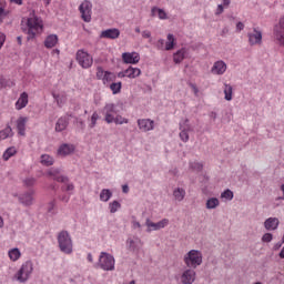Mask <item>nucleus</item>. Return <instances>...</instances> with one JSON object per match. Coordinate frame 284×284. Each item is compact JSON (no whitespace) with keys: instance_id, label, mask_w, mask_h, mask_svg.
Listing matches in <instances>:
<instances>
[{"instance_id":"c85d7f7f","label":"nucleus","mask_w":284,"mask_h":284,"mask_svg":"<svg viewBox=\"0 0 284 284\" xmlns=\"http://www.w3.org/2000/svg\"><path fill=\"white\" fill-rule=\"evenodd\" d=\"M14 154H17V149H14V146L8 148L4 151L2 159H3V161H10V159H12V156H14Z\"/></svg>"},{"instance_id":"b1692460","label":"nucleus","mask_w":284,"mask_h":284,"mask_svg":"<svg viewBox=\"0 0 284 284\" xmlns=\"http://www.w3.org/2000/svg\"><path fill=\"white\" fill-rule=\"evenodd\" d=\"M57 43H59V36L50 34L44 40V48H48V49L54 48V45H57Z\"/></svg>"},{"instance_id":"2eb2a0df","label":"nucleus","mask_w":284,"mask_h":284,"mask_svg":"<svg viewBox=\"0 0 284 284\" xmlns=\"http://www.w3.org/2000/svg\"><path fill=\"white\" fill-rule=\"evenodd\" d=\"M75 148L73 144L64 143L59 146L57 154L58 156H70V154H73Z\"/></svg>"},{"instance_id":"473e14b6","label":"nucleus","mask_w":284,"mask_h":284,"mask_svg":"<svg viewBox=\"0 0 284 284\" xmlns=\"http://www.w3.org/2000/svg\"><path fill=\"white\" fill-rule=\"evenodd\" d=\"M9 258L11 261H19V258H21V251H19V248H11L9 252Z\"/></svg>"},{"instance_id":"774afa93","label":"nucleus","mask_w":284,"mask_h":284,"mask_svg":"<svg viewBox=\"0 0 284 284\" xmlns=\"http://www.w3.org/2000/svg\"><path fill=\"white\" fill-rule=\"evenodd\" d=\"M280 258H284V246L282 247V250L280 252Z\"/></svg>"},{"instance_id":"3c124183","label":"nucleus","mask_w":284,"mask_h":284,"mask_svg":"<svg viewBox=\"0 0 284 284\" xmlns=\"http://www.w3.org/2000/svg\"><path fill=\"white\" fill-rule=\"evenodd\" d=\"M190 168L192 170H196L197 172H201V170H203V164H201L199 162H191Z\"/></svg>"},{"instance_id":"49530a36","label":"nucleus","mask_w":284,"mask_h":284,"mask_svg":"<svg viewBox=\"0 0 284 284\" xmlns=\"http://www.w3.org/2000/svg\"><path fill=\"white\" fill-rule=\"evenodd\" d=\"M273 240H274V235L272 233H265L262 236V243H272Z\"/></svg>"},{"instance_id":"09e8293b","label":"nucleus","mask_w":284,"mask_h":284,"mask_svg":"<svg viewBox=\"0 0 284 284\" xmlns=\"http://www.w3.org/2000/svg\"><path fill=\"white\" fill-rule=\"evenodd\" d=\"M67 185L62 186V192H72L74 190V184L70 183V181L65 182Z\"/></svg>"},{"instance_id":"4c0bfd02","label":"nucleus","mask_w":284,"mask_h":284,"mask_svg":"<svg viewBox=\"0 0 284 284\" xmlns=\"http://www.w3.org/2000/svg\"><path fill=\"white\" fill-rule=\"evenodd\" d=\"M14 82L11 80H8L3 77H0V90H3V88H13Z\"/></svg>"},{"instance_id":"9d476101","label":"nucleus","mask_w":284,"mask_h":284,"mask_svg":"<svg viewBox=\"0 0 284 284\" xmlns=\"http://www.w3.org/2000/svg\"><path fill=\"white\" fill-rule=\"evenodd\" d=\"M196 281V271L194 268H186L180 276L181 284H193Z\"/></svg>"},{"instance_id":"0eeeda50","label":"nucleus","mask_w":284,"mask_h":284,"mask_svg":"<svg viewBox=\"0 0 284 284\" xmlns=\"http://www.w3.org/2000/svg\"><path fill=\"white\" fill-rule=\"evenodd\" d=\"M79 11L85 23H90L92 21V2L89 0L82 2L79 7Z\"/></svg>"},{"instance_id":"58836bf2","label":"nucleus","mask_w":284,"mask_h":284,"mask_svg":"<svg viewBox=\"0 0 284 284\" xmlns=\"http://www.w3.org/2000/svg\"><path fill=\"white\" fill-rule=\"evenodd\" d=\"M224 99L225 101H232L233 88L230 84H225L224 88Z\"/></svg>"},{"instance_id":"e433bc0d","label":"nucleus","mask_w":284,"mask_h":284,"mask_svg":"<svg viewBox=\"0 0 284 284\" xmlns=\"http://www.w3.org/2000/svg\"><path fill=\"white\" fill-rule=\"evenodd\" d=\"M104 114H118L119 111H116V104L109 103L104 106Z\"/></svg>"},{"instance_id":"c756f323","label":"nucleus","mask_w":284,"mask_h":284,"mask_svg":"<svg viewBox=\"0 0 284 284\" xmlns=\"http://www.w3.org/2000/svg\"><path fill=\"white\" fill-rule=\"evenodd\" d=\"M156 12H158L159 19H168V13L165 12V10L159 9V8H156V7H153V8L151 9V14H152L153 17H156Z\"/></svg>"},{"instance_id":"412c9836","label":"nucleus","mask_w":284,"mask_h":284,"mask_svg":"<svg viewBox=\"0 0 284 284\" xmlns=\"http://www.w3.org/2000/svg\"><path fill=\"white\" fill-rule=\"evenodd\" d=\"M68 125H70V119L61 116L55 123V132H63L68 129Z\"/></svg>"},{"instance_id":"13d9d810","label":"nucleus","mask_w":284,"mask_h":284,"mask_svg":"<svg viewBox=\"0 0 284 284\" xmlns=\"http://www.w3.org/2000/svg\"><path fill=\"white\" fill-rule=\"evenodd\" d=\"M3 43H6V34L0 32V49L3 48Z\"/></svg>"},{"instance_id":"4d7b16f0","label":"nucleus","mask_w":284,"mask_h":284,"mask_svg":"<svg viewBox=\"0 0 284 284\" xmlns=\"http://www.w3.org/2000/svg\"><path fill=\"white\" fill-rule=\"evenodd\" d=\"M74 123H78L81 128H85V122L79 118H74Z\"/></svg>"},{"instance_id":"423d86ee","label":"nucleus","mask_w":284,"mask_h":284,"mask_svg":"<svg viewBox=\"0 0 284 284\" xmlns=\"http://www.w3.org/2000/svg\"><path fill=\"white\" fill-rule=\"evenodd\" d=\"M77 61L79 65H81V68H84L85 70H88V68H92V63H94L92 55L83 50H78Z\"/></svg>"},{"instance_id":"2f4dec72","label":"nucleus","mask_w":284,"mask_h":284,"mask_svg":"<svg viewBox=\"0 0 284 284\" xmlns=\"http://www.w3.org/2000/svg\"><path fill=\"white\" fill-rule=\"evenodd\" d=\"M220 202L216 197H211L206 201V210H216L219 207Z\"/></svg>"},{"instance_id":"bb28decb","label":"nucleus","mask_w":284,"mask_h":284,"mask_svg":"<svg viewBox=\"0 0 284 284\" xmlns=\"http://www.w3.org/2000/svg\"><path fill=\"white\" fill-rule=\"evenodd\" d=\"M126 71L128 79H136V77H141V69L130 67Z\"/></svg>"},{"instance_id":"cd10ccee","label":"nucleus","mask_w":284,"mask_h":284,"mask_svg":"<svg viewBox=\"0 0 284 284\" xmlns=\"http://www.w3.org/2000/svg\"><path fill=\"white\" fill-rule=\"evenodd\" d=\"M112 199V191H110V189H103L100 192V201H102L103 203H108V201H110Z\"/></svg>"},{"instance_id":"c03bdc74","label":"nucleus","mask_w":284,"mask_h":284,"mask_svg":"<svg viewBox=\"0 0 284 284\" xmlns=\"http://www.w3.org/2000/svg\"><path fill=\"white\" fill-rule=\"evenodd\" d=\"M97 121H99V113L93 112L91 115V123L89 124V128L92 130V128H97Z\"/></svg>"},{"instance_id":"603ef678","label":"nucleus","mask_w":284,"mask_h":284,"mask_svg":"<svg viewBox=\"0 0 284 284\" xmlns=\"http://www.w3.org/2000/svg\"><path fill=\"white\" fill-rule=\"evenodd\" d=\"M115 119L112 113H104V121L106 123H115Z\"/></svg>"},{"instance_id":"680f3d73","label":"nucleus","mask_w":284,"mask_h":284,"mask_svg":"<svg viewBox=\"0 0 284 284\" xmlns=\"http://www.w3.org/2000/svg\"><path fill=\"white\" fill-rule=\"evenodd\" d=\"M142 37L144 39H150V37H152V33L150 31L145 30V31L142 32Z\"/></svg>"},{"instance_id":"5fc2aeb1","label":"nucleus","mask_w":284,"mask_h":284,"mask_svg":"<svg viewBox=\"0 0 284 284\" xmlns=\"http://www.w3.org/2000/svg\"><path fill=\"white\" fill-rule=\"evenodd\" d=\"M164 45H165V40L163 39H160L156 43L158 50H163Z\"/></svg>"},{"instance_id":"ddd939ff","label":"nucleus","mask_w":284,"mask_h":284,"mask_svg":"<svg viewBox=\"0 0 284 284\" xmlns=\"http://www.w3.org/2000/svg\"><path fill=\"white\" fill-rule=\"evenodd\" d=\"M122 61L134 65L141 61V55L138 52H124L122 53Z\"/></svg>"},{"instance_id":"bf43d9fd","label":"nucleus","mask_w":284,"mask_h":284,"mask_svg":"<svg viewBox=\"0 0 284 284\" xmlns=\"http://www.w3.org/2000/svg\"><path fill=\"white\" fill-rule=\"evenodd\" d=\"M245 29V24H243V22H237L236 23V30L239 31V32H241L242 30H244Z\"/></svg>"},{"instance_id":"20e7f679","label":"nucleus","mask_w":284,"mask_h":284,"mask_svg":"<svg viewBox=\"0 0 284 284\" xmlns=\"http://www.w3.org/2000/svg\"><path fill=\"white\" fill-rule=\"evenodd\" d=\"M32 272H34V264L29 260L21 265L16 274V278L19 283H28L30 276H32Z\"/></svg>"},{"instance_id":"393cba45","label":"nucleus","mask_w":284,"mask_h":284,"mask_svg":"<svg viewBox=\"0 0 284 284\" xmlns=\"http://www.w3.org/2000/svg\"><path fill=\"white\" fill-rule=\"evenodd\" d=\"M14 136V131H12V126L9 124L0 131V141H6V139H10Z\"/></svg>"},{"instance_id":"1a4fd4ad","label":"nucleus","mask_w":284,"mask_h":284,"mask_svg":"<svg viewBox=\"0 0 284 284\" xmlns=\"http://www.w3.org/2000/svg\"><path fill=\"white\" fill-rule=\"evenodd\" d=\"M180 139L183 143H187L190 141L189 132H192V125H190V120L185 119L183 123H180Z\"/></svg>"},{"instance_id":"0e129e2a","label":"nucleus","mask_w":284,"mask_h":284,"mask_svg":"<svg viewBox=\"0 0 284 284\" xmlns=\"http://www.w3.org/2000/svg\"><path fill=\"white\" fill-rule=\"evenodd\" d=\"M124 77H128V73L125 70L118 73L119 79H124Z\"/></svg>"},{"instance_id":"052dcab7","label":"nucleus","mask_w":284,"mask_h":284,"mask_svg":"<svg viewBox=\"0 0 284 284\" xmlns=\"http://www.w3.org/2000/svg\"><path fill=\"white\" fill-rule=\"evenodd\" d=\"M59 200L62 201V202H64V203H69V202H70V196H68V195H61V196H59Z\"/></svg>"},{"instance_id":"4468645a","label":"nucleus","mask_w":284,"mask_h":284,"mask_svg":"<svg viewBox=\"0 0 284 284\" xmlns=\"http://www.w3.org/2000/svg\"><path fill=\"white\" fill-rule=\"evenodd\" d=\"M126 247L130 252H139L141 247H143V242H141V239L135 237L133 239H128L126 240Z\"/></svg>"},{"instance_id":"e2e57ef3","label":"nucleus","mask_w":284,"mask_h":284,"mask_svg":"<svg viewBox=\"0 0 284 284\" xmlns=\"http://www.w3.org/2000/svg\"><path fill=\"white\" fill-rule=\"evenodd\" d=\"M223 10H224V9H223V4H219L215 14H217V16H219V14H223Z\"/></svg>"},{"instance_id":"a878e982","label":"nucleus","mask_w":284,"mask_h":284,"mask_svg":"<svg viewBox=\"0 0 284 284\" xmlns=\"http://www.w3.org/2000/svg\"><path fill=\"white\" fill-rule=\"evenodd\" d=\"M40 163L45 165V168H50V165H54V158L49 154H42L40 158Z\"/></svg>"},{"instance_id":"864d4df0","label":"nucleus","mask_w":284,"mask_h":284,"mask_svg":"<svg viewBox=\"0 0 284 284\" xmlns=\"http://www.w3.org/2000/svg\"><path fill=\"white\" fill-rule=\"evenodd\" d=\"M102 81H103V83H108L110 81H114V79H112V72L105 71L104 78L102 79Z\"/></svg>"},{"instance_id":"8fccbe9b","label":"nucleus","mask_w":284,"mask_h":284,"mask_svg":"<svg viewBox=\"0 0 284 284\" xmlns=\"http://www.w3.org/2000/svg\"><path fill=\"white\" fill-rule=\"evenodd\" d=\"M24 185L27 187H32V185H34L37 183V179L34 178H27L24 181H23Z\"/></svg>"},{"instance_id":"de8ad7c7","label":"nucleus","mask_w":284,"mask_h":284,"mask_svg":"<svg viewBox=\"0 0 284 284\" xmlns=\"http://www.w3.org/2000/svg\"><path fill=\"white\" fill-rule=\"evenodd\" d=\"M105 77V71L103 70V67H98L97 68V79H99L100 81L104 79Z\"/></svg>"},{"instance_id":"5701e85b","label":"nucleus","mask_w":284,"mask_h":284,"mask_svg":"<svg viewBox=\"0 0 284 284\" xmlns=\"http://www.w3.org/2000/svg\"><path fill=\"white\" fill-rule=\"evenodd\" d=\"M28 105V92H22L16 102V110H23Z\"/></svg>"},{"instance_id":"37998d69","label":"nucleus","mask_w":284,"mask_h":284,"mask_svg":"<svg viewBox=\"0 0 284 284\" xmlns=\"http://www.w3.org/2000/svg\"><path fill=\"white\" fill-rule=\"evenodd\" d=\"M221 199L232 201V199H234V192H232V190L230 189H226L224 192L221 193Z\"/></svg>"},{"instance_id":"ea45409f","label":"nucleus","mask_w":284,"mask_h":284,"mask_svg":"<svg viewBox=\"0 0 284 284\" xmlns=\"http://www.w3.org/2000/svg\"><path fill=\"white\" fill-rule=\"evenodd\" d=\"M52 97L54 101L58 103V106L63 108V105L65 104V95L53 93Z\"/></svg>"},{"instance_id":"6e6d98bb","label":"nucleus","mask_w":284,"mask_h":284,"mask_svg":"<svg viewBox=\"0 0 284 284\" xmlns=\"http://www.w3.org/2000/svg\"><path fill=\"white\" fill-rule=\"evenodd\" d=\"M8 17V12H6V9L3 7L0 8V21L1 19H6Z\"/></svg>"},{"instance_id":"4be33fe9","label":"nucleus","mask_w":284,"mask_h":284,"mask_svg":"<svg viewBox=\"0 0 284 284\" xmlns=\"http://www.w3.org/2000/svg\"><path fill=\"white\" fill-rule=\"evenodd\" d=\"M225 70H227V64L223 61H216L213 64L211 72H213V74H225Z\"/></svg>"},{"instance_id":"6e6552de","label":"nucleus","mask_w":284,"mask_h":284,"mask_svg":"<svg viewBox=\"0 0 284 284\" xmlns=\"http://www.w3.org/2000/svg\"><path fill=\"white\" fill-rule=\"evenodd\" d=\"M170 224V220L163 219L160 222H152L150 219H146L145 225L148 227L146 232H156L159 230H163V227H166V225Z\"/></svg>"},{"instance_id":"f704fd0d","label":"nucleus","mask_w":284,"mask_h":284,"mask_svg":"<svg viewBox=\"0 0 284 284\" xmlns=\"http://www.w3.org/2000/svg\"><path fill=\"white\" fill-rule=\"evenodd\" d=\"M185 59V49L179 50L176 53L173 55L174 63H181Z\"/></svg>"},{"instance_id":"a19ab883","label":"nucleus","mask_w":284,"mask_h":284,"mask_svg":"<svg viewBox=\"0 0 284 284\" xmlns=\"http://www.w3.org/2000/svg\"><path fill=\"white\" fill-rule=\"evenodd\" d=\"M174 49V34H168V42L165 43V50H173Z\"/></svg>"},{"instance_id":"f3484780","label":"nucleus","mask_w":284,"mask_h":284,"mask_svg":"<svg viewBox=\"0 0 284 284\" xmlns=\"http://www.w3.org/2000/svg\"><path fill=\"white\" fill-rule=\"evenodd\" d=\"M138 125L142 132H150L151 130H154V121L150 119L138 120Z\"/></svg>"},{"instance_id":"7ed1b4c3","label":"nucleus","mask_w":284,"mask_h":284,"mask_svg":"<svg viewBox=\"0 0 284 284\" xmlns=\"http://www.w3.org/2000/svg\"><path fill=\"white\" fill-rule=\"evenodd\" d=\"M186 267L196 270L203 263V253L197 250H191L184 255Z\"/></svg>"},{"instance_id":"79ce46f5","label":"nucleus","mask_w":284,"mask_h":284,"mask_svg":"<svg viewBox=\"0 0 284 284\" xmlns=\"http://www.w3.org/2000/svg\"><path fill=\"white\" fill-rule=\"evenodd\" d=\"M122 83L121 82H113L110 84V90L113 94H119L121 92Z\"/></svg>"},{"instance_id":"a18cd8bd","label":"nucleus","mask_w":284,"mask_h":284,"mask_svg":"<svg viewBox=\"0 0 284 284\" xmlns=\"http://www.w3.org/2000/svg\"><path fill=\"white\" fill-rule=\"evenodd\" d=\"M115 125H123V123H130V120L126 118H123L122 115H116L115 116Z\"/></svg>"},{"instance_id":"6ab92c4d","label":"nucleus","mask_w":284,"mask_h":284,"mask_svg":"<svg viewBox=\"0 0 284 284\" xmlns=\"http://www.w3.org/2000/svg\"><path fill=\"white\" fill-rule=\"evenodd\" d=\"M26 123H28V118L26 116H20L16 121L19 136H26Z\"/></svg>"},{"instance_id":"9b49d317","label":"nucleus","mask_w":284,"mask_h":284,"mask_svg":"<svg viewBox=\"0 0 284 284\" xmlns=\"http://www.w3.org/2000/svg\"><path fill=\"white\" fill-rule=\"evenodd\" d=\"M250 45H261L263 43V32L256 28L253 29V32L247 33Z\"/></svg>"},{"instance_id":"338daca9","label":"nucleus","mask_w":284,"mask_h":284,"mask_svg":"<svg viewBox=\"0 0 284 284\" xmlns=\"http://www.w3.org/2000/svg\"><path fill=\"white\" fill-rule=\"evenodd\" d=\"M133 227L134 230H141V223L140 222H136V221H133Z\"/></svg>"},{"instance_id":"f257e3e1","label":"nucleus","mask_w":284,"mask_h":284,"mask_svg":"<svg viewBox=\"0 0 284 284\" xmlns=\"http://www.w3.org/2000/svg\"><path fill=\"white\" fill-rule=\"evenodd\" d=\"M39 28L42 27L41 24H39V18L34 14L33 17L27 19L26 26L21 23L22 32H26V34H28L27 41H31V39H34L37 37Z\"/></svg>"},{"instance_id":"f03ea898","label":"nucleus","mask_w":284,"mask_h":284,"mask_svg":"<svg viewBox=\"0 0 284 284\" xmlns=\"http://www.w3.org/2000/svg\"><path fill=\"white\" fill-rule=\"evenodd\" d=\"M58 245H59L60 252H62L63 254H72L73 252L72 236H70V233L68 231H61L58 234Z\"/></svg>"},{"instance_id":"39448f33","label":"nucleus","mask_w":284,"mask_h":284,"mask_svg":"<svg viewBox=\"0 0 284 284\" xmlns=\"http://www.w3.org/2000/svg\"><path fill=\"white\" fill-rule=\"evenodd\" d=\"M114 256L112 254L102 252L99 257V267L101 270H104V272H112L114 271Z\"/></svg>"},{"instance_id":"72a5a7b5","label":"nucleus","mask_w":284,"mask_h":284,"mask_svg":"<svg viewBox=\"0 0 284 284\" xmlns=\"http://www.w3.org/2000/svg\"><path fill=\"white\" fill-rule=\"evenodd\" d=\"M173 196L175 201H183L185 199V191L181 187H178L173 191Z\"/></svg>"},{"instance_id":"aec40b11","label":"nucleus","mask_w":284,"mask_h":284,"mask_svg":"<svg viewBox=\"0 0 284 284\" xmlns=\"http://www.w3.org/2000/svg\"><path fill=\"white\" fill-rule=\"evenodd\" d=\"M18 199L19 203H21V205H24L26 207H30V205H32V192L22 193L18 196Z\"/></svg>"},{"instance_id":"f8f14e48","label":"nucleus","mask_w":284,"mask_h":284,"mask_svg":"<svg viewBox=\"0 0 284 284\" xmlns=\"http://www.w3.org/2000/svg\"><path fill=\"white\" fill-rule=\"evenodd\" d=\"M48 176H52L53 181H57L58 183H68V181H70V178L61 175V169H50L48 171Z\"/></svg>"},{"instance_id":"69168bd1","label":"nucleus","mask_w":284,"mask_h":284,"mask_svg":"<svg viewBox=\"0 0 284 284\" xmlns=\"http://www.w3.org/2000/svg\"><path fill=\"white\" fill-rule=\"evenodd\" d=\"M122 192L128 194V192H130V186H128V184L122 185Z\"/></svg>"},{"instance_id":"a211bd4d","label":"nucleus","mask_w":284,"mask_h":284,"mask_svg":"<svg viewBox=\"0 0 284 284\" xmlns=\"http://www.w3.org/2000/svg\"><path fill=\"white\" fill-rule=\"evenodd\" d=\"M278 219L277 217H268L264 221V227L267 232H274V230H278Z\"/></svg>"},{"instance_id":"dca6fc26","label":"nucleus","mask_w":284,"mask_h":284,"mask_svg":"<svg viewBox=\"0 0 284 284\" xmlns=\"http://www.w3.org/2000/svg\"><path fill=\"white\" fill-rule=\"evenodd\" d=\"M119 37H121V31L116 28L106 29L100 34V39H119Z\"/></svg>"},{"instance_id":"7c9ffc66","label":"nucleus","mask_w":284,"mask_h":284,"mask_svg":"<svg viewBox=\"0 0 284 284\" xmlns=\"http://www.w3.org/2000/svg\"><path fill=\"white\" fill-rule=\"evenodd\" d=\"M47 212H48V214H51L52 216H54V214H57V199H53L48 203Z\"/></svg>"},{"instance_id":"c9c22d12","label":"nucleus","mask_w":284,"mask_h":284,"mask_svg":"<svg viewBox=\"0 0 284 284\" xmlns=\"http://www.w3.org/2000/svg\"><path fill=\"white\" fill-rule=\"evenodd\" d=\"M109 210L111 214H116L119 210H121V204L119 201L114 200L113 202L109 203Z\"/></svg>"}]
</instances>
